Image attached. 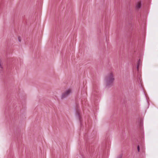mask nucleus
<instances>
[{
	"instance_id": "obj_1",
	"label": "nucleus",
	"mask_w": 158,
	"mask_h": 158,
	"mask_svg": "<svg viewBox=\"0 0 158 158\" xmlns=\"http://www.w3.org/2000/svg\"><path fill=\"white\" fill-rule=\"evenodd\" d=\"M114 79L112 73L108 74L106 77V86L109 88L113 85Z\"/></svg>"
},
{
	"instance_id": "obj_2",
	"label": "nucleus",
	"mask_w": 158,
	"mask_h": 158,
	"mask_svg": "<svg viewBox=\"0 0 158 158\" xmlns=\"http://www.w3.org/2000/svg\"><path fill=\"white\" fill-rule=\"evenodd\" d=\"M71 93L72 91L71 89H69L67 90L62 94L61 96V99H63L67 98Z\"/></svg>"
},
{
	"instance_id": "obj_3",
	"label": "nucleus",
	"mask_w": 158,
	"mask_h": 158,
	"mask_svg": "<svg viewBox=\"0 0 158 158\" xmlns=\"http://www.w3.org/2000/svg\"><path fill=\"white\" fill-rule=\"evenodd\" d=\"M76 115L79 119L80 121L81 122V117L80 114V110L78 109H76Z\"/></svg>"
},
{
	"instance_id": "obj_4",
	"label": "nucleus",
	"mask_w": 158,
	"mask_h": 158,
	"mask_svg": "<svg viewBox=\"0 0 158 158\" xmlns=\"http://www.w3.org/2000/svg\"><path fill=\"white\" fill-rule=\"evenodd\" d=\"M140 62H141L140 60V59H139L138 60L137 66V70L138 72L139 71V66L140 65Z\"/></svg>"
},
{
	"instance_id": "obj_5",
	"label": "nucleus",
	"mask_w": 158,
	"mask_h": 158,
	"mask_svg": "<svg viewBox=\"0 0 158 158\" xmlns=\"http://www.w3.org/2000/svg\"><path fill=\"white\" fill-rule=\"evenodd\" d=\"M141 6V2H138L137 5H136V8L138 9H139L140 8Z\"/></svg>"
},
{
	"instance_id": "obj_6",
	"label": "nucleus",
	"mask_w": 158,
	"mask_h": 158,
	"mask_svg": "<svg viewBox=\"0 0 158 158\" xmlns=\"http://www.w3.org/2000/svg\"><path fill=\"white\" fill-rule=\"evenodd\" d=\"M137 149L138 151V152H139L140 151V147H139V145H138L137 146Z\"/></svg>"
},
{
	"instance_id": "obj_7",
	"label": "nucleus",
	"mask_w": 158,
	"mask_h": 158,
	"mask_svg": "<svg viewBox=\"0 0 158 158\" xmlns=\"http://www.w3.org/2000/svg\"><path fill=\"white\" fill-rule=\"evenodd\" d=\"M122 158V154H120L117 158Z\"/></svg>"
},
{
	"instance_id": "obj_8",
	"label": "nucleus",
	"mask_w": 158,
	"mask_h": 158,
	"mask_svg": "<svg viewBox=\"0 0 158 158\" xmlns=\"http://www.w3.org/2000/svg\"><path fill=\"white\" fill-rule=\"evenodd\" d=\"M18 39L19 41V42H21V39L20 37L19 36V37H18Z\"/></svg>"
},
{
	"instance_id": "obj_9",
	"label": "nucleus",
	"mask_w": 158,
	"mask_h": 158,
	"mask_svg": "<svg viewBox=\"0 0 158 158\" xmlns=\"http://www.w3.org/2000/svg\"><path fill=\"white\" fill-rule=\"evenodd\" d=\"M3 68L2 67H1V64L0 63V70H1Z\"/></svg>"
},
{
	"instance_id": "obj_10",
	"label": "nucleus",
	"mask_w": 158,
	"mask_h": 158,
	"mask_svg": "<svg viewBox=\"0 0 158 158\" xmlns=\"http://www.w3.org/2000/svg\"><path fill=\"white\" fill-rule=\"evenodd\" d=\"M140 125H141V122H140Z\"/></svg>"
}]
</instances>
